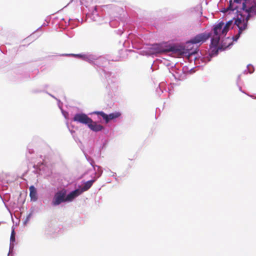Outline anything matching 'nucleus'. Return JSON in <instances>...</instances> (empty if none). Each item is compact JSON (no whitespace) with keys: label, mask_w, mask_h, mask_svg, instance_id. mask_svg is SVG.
<instances>
[{"label":"nucleus","mask_w":256,"mask_h":256,"mask_svg":"<svg viewBox=\"0 0 256 256\" xmlns=\"http://www.w3.org/2000/svg\"><path fill=\"white\" fill-rule=\"evenodd\" d=\"M228 2V6L222 12L236 10V13L246 12L256 14V0H230Z\"/></svg>","instance_id":"1"},{"label":"nucleus","mask_w":256,"mask_h":256,"mask_svg":"<svg viewBox=\"0 0 256 256\" xmlns=\"http://www.w3.org/2000/svg\"><path fill=\"white\" fill-rule=\"evenodd\" d=\"M73 120L82 124H87L92 122V119L86 114L80 113L76 114L73 118Z\"/></svg>","instance_id":"7"},{"label":"nucleus","mask_w":256,"mask_h":256,"mask_svg":"<svg viewBox=\"0 0 256 256\" xmlns=\"http://www.w3.org/2000/svg\"><path fill=\"white\" fill-rule=\"evenodd\" d=\"M210 36V33H201L196 35L190 40L188 41L185 45L184 48V53L189 58L191 56L195 54L196 53V50H192L189 49L188 47L191 44H195L196 45H201L208 40Z\"/></svg>","instance_id":"2"},{"label":"nucleus","mask_w":256,"mask_h":256,"mask_svg":"<svg viewBox=\"0 0 256 256\" xmlns=\"http://www.w3.org/2000/svg\"><path fill=\"white\" fill-rule=\"evenodd\" d=\"M72 56L78 58H81L83 60H86L88 58V57L86 55L84 54H72Z\"/></svg>","instance_id":"14"},{"label":"nucleus","mask_w":256,"mask_h":256,"mask_svg":"<svg viewBox=\"0 0 256 256\" xmlns=\"http://www.w3.org/2000/svg\"><path fill=\"white\" fill-rule=\"evenodd\" d=\"M224 26V22H220L214 26L213 28L214 35L211 40V48L212 47H214V49L217 48L220 37L224 36L222 33Z\"/></svg>","instance_id":"4"},{"label":"nucleus","mask_w":256,"mask_h":256,"mask_svg":"<svg viewBox=\"0 0 256 256\" xmlns=\"http://www.w3.org/2000/svg\"><path fill=\"white\" fill-rule=\"evenodd\" d=\"M232 26H233V20H230L229 21H228L226 24L223 26V28H222V34L224 36H225L228 32L230 28H232Z\"/></svg>","instance_id":"11"},{"label":"nucleus","mask_w":256,"mask_h":256,"mask_svg":"<svg viewBox=\"0 0 256 256\" xmlns=\"http://www.w3.org/2000/svg\"><path fill=\"white\" fill-rule=\"evenodd\" d=\"M15 234H16L14 232V229H12V233H11V235H10V238L11 242H15Z\"/></svg>","instance_id":"15"},{"label":"nucleus","mask_w":256,"mask_h":256,"mask_svg":"<svg viewBox=\"0 0 256 256\" xmlns=\"http://www.w3.org/2000/svg\"><path fill=\"white\" fill-rule=\"evenodd\" d=\"M88 126L92 130L96 132L100 131L104 128L102 126L98 124L92 120V122L88 124Z\"/></svg>","instance_id":"9"},{"label":"nucleus","mask_w":256,"mask_h":256,"mask_svg":"<svg viewBox=\"0 0 256 256\" xmlns=\"http://www.w3.org/2000/svg\"><path fill=\"white\" fill-rule=\"evenodd\" d=\"M66 191L64 189L60 191L57 192L54 196L52 204L54 206L60 204L62 202H66Z\"/></svg>","instance_id":"6"},{"label":"nucleus","mask_w":256,"mask_h":256,"mask_svg":"<svg viewBox=\"0 0 256 256\" xmlns=\"http://www.w3.org/2000/svg\"><path fill=\"white\" fill-rule=\"evenodd\" d=\"M94 113L102 116L105 120L106 123H108L110 120L116 118L120 116V114L119 112L112 113L108 115L106 114L103 112H96Z\"/></svg>","instance_id":"8"},{"label":"nucleus","mask_w":256,"mask_h":256,"mask_svg":"<svg viewBox=\"0 0 256 256\" xmlns=\"http://www.w3.org/2000/svg\"><path fill=\"white\" fill-rule=\"evenodd\" d=\"M30 196L31 200L36 201L38 199L37 191L34 186H31L30 188Z\"/></svg>","instance_id":"12"},{"label":"nucleus","mask_w":256,"mask_h":256,"mask_svg":"<svg viewBox=\"0 0 256 256\" xmlns=\"http://www.w3.org/2000/svg\"><path fill=\"white\" fill-rule=\"evenodd\" d=\"M192 44H190V46H189L188 48H189V49H190V50H196V49H194H194H193L192 46Z\"/></svg>","instance_id":"16"},{"label":"nucleus","mask_w":256,"mask_h":256,"mask_svg":"<svg viewBox=\"0 0 256 256\" xmlns=\"http://www.w3.org/2000/svg\"><path fill=\"white\" fill-rule=\"evenodd\" d=\"M81 193L82 192L80 190H75L66 196V202L72 201L74 198L79 196Z\"/></svg>","instance_id":"10"},{"label":"nucleus","mask_w":256,"mask_h":256,"mask_svg":"<svg viewBox=\"0 0 256 256\" xmlns=\"http://www.w3.org/2000/svg\"><path fill=\"white\" fill-rule=\"evenodd\" d=\"M236 14L237 18L235 20L234 24L237 26L239 28V30L238 34L235 36L234 40H236L239 38L242 32L246 28L248 22L250 17L252 16V15H254V14H252V12H242Z\"/></svg>","instance_id":"3"},{"label":"nucleus","mask_w":256,"mask_h":256,"mask_svg":"<svg viewBox=\"0 0 256 256\" xmlns=\"http://www.w3.org/2000/svg\"><path fill=\"white\" fill-rule=\"evenodd\" d=\"M94 181V180H90L86 182L82 187V190L81 192H82L88 190L92 186Z\"/></svg>","instance_id":"13"},{"label":"nucleus","mask_w":256,"mask_h":256,"mask_svg":"<svg viewBox=\"0 0 256 256\" xmlns=\"http://www.w3.org/2000/svg\"><path fill=\"white\" fill-rule=\"evenodd\" d=\"M176 48L174 46H171L169 48H164L162 45L160 44H154L149 48L148 54H163L170 52H174Z\"/></svg>","instance_id":"5"}]
</instances>
